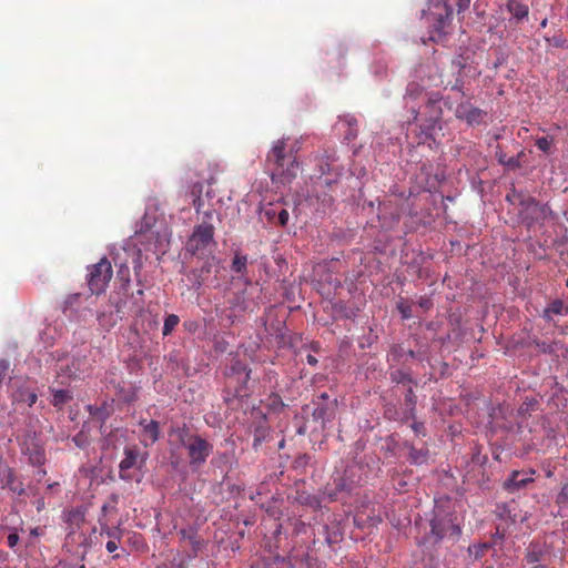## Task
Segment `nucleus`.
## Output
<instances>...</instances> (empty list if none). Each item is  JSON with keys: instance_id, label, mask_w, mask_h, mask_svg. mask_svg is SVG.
<instances>
[{"instance_id": "0e129e2a", "label": "nucleus", "mask_w": 568, "mask_h": 568, "mask_svg": "<svg viewBox=\"0 0 568 568\" xmlns=\"http://www.w3.org/2000/svg\"><path fill=\"white\" fill-rule=\"evenodd\" d=\"M38 474H39L40 476H44V475L47 474V471H45L44 469H40V470L38 471Z\"/></svg>"}, {"instance_id": "13d9d810", "label": "nucleus", "mask_w": 568, "mask_h": 568, "mask_svg": "<svg viewBox=\"0 0 568 568\" xmlns=\"http://www.w3.org/2000/svg\"><path fill=\"white\" fill-rule=\"evenodd\" d=\"M108 509H109L108 505H105V504H104V505L102 506V508H101L102 516H101L100 518L105 519V514H106Z\"/></svg>"}, {"instance_id": "6ab92c4d", "label": "nucleus", "mask_w": 568, "mask_h": 568, "mask_svg": "<svg viewBox=\"0 0 568 568\" xmlns=\"http://www.w3.org/2000/svg\"><path fill=\"white\" fill-rule=\"evenodd\" d=\"M100 536L110 539H122L123 529L120 525L111 526L103 518H99Z\"/></svg>"}, {"instance_id": "aec40b11", "label": "nucleus", "mask_w": 568, "mask_h": 568, "mask_svg": "<svg viewBox=\"0 0 568 568\" xmlns=\"http://www.w3.org/2000/svg\"><path fill=\"white\" fill-rule=\"evenodd\" d=\"M507 9L517 21L527 18L529 12L528 6L520 0H509Z\"/></svg>"}, {"instance_id": "0eeeda50", "label": "nucleus", "mask_w": 568, "mask_h": 568, "mask_svg": "<svg viewBox=\"0 0 568 568\" xmlns=\"http://www.w3.org/2000/svg\"><path fill=\"white\" fill-rule=\"evenodd\" d=\"M214 236V226L207 222H203L197 225L192 235L190 236L186 248L187 251L195 255L201 251L205 250L210 243L213 242Z\"/></svg>"}, {"instance_id": "2f4dec72", "label": "nucleus", "mask_w": 568, "mask_h": 568, "mask_svg": "<svg viewBox=\"0 0 568 568\" xmlns=\"http://www.w3.org/2000/svg\"><path fill=\"white\" fill-rule=\"evenodd\" d=\"M409 457L414 464H424L427 460V452L424 449L412 448Z\"/></svg>"}, {"instance_id": "de8ad7c7", "label": "nucleus", "mask_w": 568, "mask_h": 568, "mask_svg": "<svg viewBox=\"0 0 568 568\" xmlns=\"http://www.w3.org/2000/svg\"><path fill=\"white\" fill-rule=\"evenodd\" d=\"M398 310L403 316V318H409L410 317V307L408 305H405V304H399L398 305Z\"/></svg>"}, {"instance_id": "5701e85b", "label": "nucleus", "mask_w": 568, "mask_h": 568, "mask_svg": "<svg viewBox=\"0 0 568 568\" xmlns=\"http://www.w3.org/2000/svg\"><path fill=\"white\" fill-rule=\"evenodd\" d=\"M566 306L561 300H554L544 311V318L551 321L552 315H560L565 312Z\"/></svg>"}, {"instance_id": "774afa93", "label": "nucleus", "mask_w": 568, "mask_h": 568, "mask_svg": "<svg viewBox=\"0 0 568 568\" xmlns=\"http://www.w3.org/2000/svg\"><path fill=\"white\" fill-rule=\"evenodd\" d=\"M564 529L568 530V520L562 523Z\"/></svg>"}, {"instance_id": "2eb2a0df", "label": "nucleus", "mask_w": 568, "mask_h": 568, "mask_svg": "<svg viewBox=\"0 0 568 568\" xmlns=\"http://www.w3.org/2000/svg\"><path fill=\"white\" fill-rule=\"evenodd\" d=\"M82 361L79 358H72L71 361L60 362L58 368V376L65 377L68 379L77 378L80 376Z\"/></svg>"}, {"instance_id": "e2e57ef3", "label": "nucleus", "mask_w": 568, "mask_h": 568, "mask_svg": "<svg viewBox=\"0 0 568 568\" xmlns=\"http://www.w3.org/2000/svg\"><path fill=\"white\" fill-rule=\"evenodd\" d=\"M142 310H143V306H142V305H139V306H136V308L134 310V313H135V314H138V313L142 312Z\"/></svg>"}, {"instance_id": "4c0bfd02", "label": "nucleus", "mask_w": 568, "mask_h": 568, "mask_svg": "<svg viewBox=\"0 0 568 568\" xmlns=\"http://www.w3.org/2000/svg\"><path fill=\"white\" fill-rule=\"evenodd\" d=\"M21 400H26L28 405L31 407L37 403L38 395L34 392H26L20 394Z\"/></svg>"}, {"instance_id": "f3484780", "label": "nucleus", "mask_w": 568, "mask_h": 568, "mask_svg": "<svg viewBox=\"0 0 568 568\" xmlns=\"http://www.w3.org/2000/svg\"><path fill=\"white\" fill-rule=\"evenodd\" d=\"M420 128V140L423 142L434 139V133L436 129H442L440 122H438V113L435 115V120L427 116L423 123L419 125Z\"/></svg>"}, {"instance_id": "5fc2aeb1", "label": "nucleus", "mask_w": 568, "mask_h": 568, "mask_svg": "<svg viewBox=\"0 0 568 568\" xmlns=\"http://www.w3.org/2000/svg\"><path fill=\"white\" fill-rule=\"evenodd\" d=\"M327 399H328V395L327 393H322L317 399L315 402H322V403H327Z\"/></svg>"}, {"instance_id": "58836bf2", "label": "nucleus", "mask_w": 568, "mask_h": 568, "mask_svg": "<svg viewBox=\"0 0 568 568\" xmlns=\"http://www.w3.org/2000/svg\"><path fill=\"white\" fill-rule=\"evenodd\" d=\"M290 214L288 211L285 209H281L277 213L276 223L281 226H285L288 222Z\"/></svg>"}, {"instance_id": "37998d69", "label": "nucleus", "mask_w": 568, "mask_h": 568, "mask_svg": "<svg viewBox=\"0 0 568 568\" xmlns=\"http://www.w3.org/2000/svg\"><path fill=\"white\" fill-rule=\"evenodd\" d=\"M121 539H110L105 544V548L110 554H113L119 548V542Z\"/></svg>"}, {"instance_id": "423d86ee", "label": "nucleus", "mask_w": 568, "mask_h": 568, "mask_svg": "<svg viewBox=\"0 0 568 568\" xmlns=\"http://www.w3.org/2000/svg\"><path fill=\"white\" fill-rule=\"evenodd\" d=\"M112 274V266L106 257H102L98 263L89 266L87 277L91 293L99 295L105 292Z\"/></svg>"}, {"instance_id": "20e7f679", "label": "nucleus", "mask_w": 568, "mask_h": 568, "mask_svg": "<svg viewBox=\"0 0 568 568\" xmlns=\"http://www.w3.org/2000/svg\"><path fill=\"white\" fill-rule=\"evenodd\" d=\"M453 1L454 0H430L429 13L433 23L429 39L434 42H440L447 33L453 19Z\"/></svg>"}, {"instance_id": "a211bd4d", "label": "nucleus", "mask_w": 568, "mask_h": 568, "mask_svg": "<svg viewBox=\"0 0 568 568\" xmlns=\"http://www.w3.org/2000/svg\"><path fill=\"white\" fill-rule=\"evenodd\" d=\"M85 520L84 511L80 508H72L64 513V521L69 525L70 535L74 532V528H79Z\"/></svg>"}, {"instance_id": "b1692460", "label": "nucleus", "mask_w": 568, "mask_h": 568, "mask_svg": "<svg viewBox=\"0 0 568 568\" xmlns=\"http://www.w3.org/2000/svg\"><path fill=\"white\" fill-rule=\"evenodd\" d=\"M440 97L438 94H434L427 100L426 108L428 110V116L435 120L436 113H438V122L442 121V108L439 105Z\"/></svg>"}, {"instance_id": "39448f33", "label": "nucleus", "mask_w": 568, "mask_h": 568, "mask_svg": "<svg viewBox=\"0 0 568 568\" xmlns=\"http://www.w3.org/2000/svg\"><path fill=\"white\" fill-rule=\"evenodd\" d=\"M507 200L520 206L519 214L523 221L530 226L531 224L542 221L548 214V206L540 204L536 199L530 195H525L515 190L507 195Z\"/></svg>"}, {"instance_id": "412c9836", "label": "nucleus", "mask_w": 568, "mask_h": 568, "mask_svg": "<svg viewBox=\"0 0 568 568\" xmlns=\"http://www.w3.org/2000/svg\"><path fill=\"white\" fill-rule=\"evenodd\" d=\"M231 270L240 277H243L247 271V256L236 252L232 261Z\"/></svg>"}, {"instance_id": "052dcab7", "label": "nucleus", "mask_w": 568, "mask_h": 568, "mask_svg": "<svg viewBox=\"0 0 568 568\" xmlns=\"http://www.w3.org/2000/svg\"><path fill=\"white\" fill-rule=\"evenodd\" d=\"M196 189H197V192H199V193H201V191H202V186H201V184H194V186H193V193L195 192V190H196Z\"/></svg>"}, {"instance_id": "4468645a", "label": "nucleus", "mask_w": 568, "mask_h": 568, "mask_svg": "<svg viewBox=\"0 0 568 568\" xmlns=\"http://www.w3.org/2000/svg\"><path fill=\"white\" fill-rule=\"evenodd\" d=\"M141 444L145 447L153 445L160 437V425L156 420L142 419Z\"/></svg>"}, {"instance_id": "9b49d317", "label": "nucleus", "mask_w": 568, "mask_h": 568, "mask_svg": "<svg viewBox=\"0 0 568 568\" xmlns=\"http://www.w3.org/2000/svg\"><path fill=\"white\" fill-rule=\"evenodd\" d=\"M1 487L9 489L11 493L22 496L26 494L24 484L14 470L9 466H0Z\"/></svg>"}, {"instance_id": "4d7b16f0", "label": "nucleus", "mask_w": 568, "mask_h": 568, "mask_svg": "<svg viewBox=\"0 0 568 568\" xmlns=\"http://www.w3.org/2000/svg\"><path fill=\"white\" fill-rule=\"evenodd\" d=\"M412 115H413V122H416L418 120L419 113L415 108L412 109Z\"/></svg>"}, {"instance_id": "603ef678", "label": "nucleus", "mask_w": 568, "mask_h": 568, "mask_svg": "<svg viewBox=\"0 0 568 568\" xmlns=\"http://www.w3.org/2000/svg\"><path fill=\"white\" fill-rule=\"evenodd\" d=\"M193 206L195 207L196 212H200L201 206H202V200H201L200 195H197V196L193 200Z\"/></svg>"}, {"instance_id": "dca6fc26", "label": "nucleus", "mask_w": 568, "mask_h": 568, "mask_svg": "<svg viewBox=\"0 0 568 568\" xmlns=\"http://www.w3.org/2000/svg\"><path fill=\"white\" fill-rule=\"evenodd\" d=\"M315 408L312 413L313 419L322 422L323 425L334 416V408L328 403L314 402Z\"/></svg>"}, {"instance_id": "c03bdc74", "label": "nucleus", "mask_w": 568, "mask_h": 568, "mask_svg": "<svg viewBox=\"0 0 568 568\" xmlns=\"http://www.w3.org/2000/svg\"><path fill=\"white\" fill-rule=\"evenodd\" d=\"M495 156H496L498 163L501 164V165L504 164V162L508 158L506 155V153L500 149L499 145H497V148H496Z\"/></svg>"}, {"instance_id": "f03ea898", "label": "nucleus", "mask_w": 568, "mask_h": 568, "mask_svg": "<svg viewBox=\"0 0 568 568\" xmlns=\"http://www.w3.org/2000/svg\"><path fill=\"white\" fill-rule=\"evenodd\" d=\"M175 434L181 446L187 452L190 466L200 468L204 465L213 452V445L202 436L191 433L185 426L178 428Z\"/></svg>"}, {"instance_id": "a18cd8bd", "label": "nucleus", "mask_w": 568, "mask_h": 568, "mask_svg": "<svg viewBox=\"0 0 568 568\" xmlns=\"http://www.w3.org/2000/svg\"><path fill=\"white\" fill-rule=\"evenodd\" d=\"M412 428L414 429L415 434L425 436L424 423L414 422L412 425Z\"/></svg>"}, {"instance_id": "ea45409f", "label": "nucleus", "mask_w": 568, "mask_h": 568, "mask_svg": "<svg viewBox=\"0 0 568 568\" xmlns=\"http://www.w3.org/2000/svg\"><path fill=\"white\" fill-rule=\"evenodd\" d=\"M181 534L183 538H187L194 547L197 546L199 542L195 540L196 532L193 529H183L181 530Z\"/></svg>"}, {"instance_id": "bb28decb", "label": "nucleus", "mask_w": 568, "mask_h": 568, "mask_svg": "<svg viewBox=\"0 0 568 568\" xmlns=\"http://www.w3.org/2000/svg\"><path fill=\"white\" fill-rule=\"evenodd\" d=\"M542 549L536 544H530L529 547L527 548L525 559L528 564L535 565L542 559Z\"/></svg>"}, {"instance_id": "f257e3e1", "label": "nucleus", "mask_w": 568, "mask_h": 568, "mask_svg": "<svg viewBox=\"0 0 568 568\" xmlns=\"http://www.w3.org/2000/svg\"><path fill=\"white\" fill-rule=\"evenodd\" d=\"M429 532L419 541V545L436 546L444 540L455 542L462 535L457 516L440 505L434 507L433 517L429 520Z\"/></svg>"}, {"instance_id": "c756f323", "label": "nucleus", "mask_w": 568, "mask_h": 568, "mask_svg": "<svg viewBox=\"0 0 568 568\" xmlns=\"http://www.w3.org/2000/svg\"><path fill=\"white\" fill-rule=\"evenodd\" d=\"M423 91H424V89L422 85H419L416 82H410V83H408V85L406 88L405 98L416 100L423 94Z\"/></svg>"}, {"instance_id": "a19ab883", "label": "nucleus", "mask_w": 568, "mask_h": 568, "mask_svg": "<svg viewBox=\"0 0 568 568\" xmlns=\"http://www.w3.org/2000/svg\"><path fill=\"white\" fill-rule=\"evenodd\" d=\"M470 0H454L453 8L457 7V11L462 12L469 7Z\"/></svg>"}, {"instance_id": "f704fd0d", "label": "nucleus", "mask_w": 568, "mask_h": 568, "mask_svg": "<svg viewBox=\"0 0 568 568\" xmlns=\"http://www.w3.org/2000/svg\"><path fill=\"white\" fill-rule=\"evenodd\" d=\"M405 403L409 410L413 413L416 405V395L412 387L407 389V393L405 395Z\"/></svg>"}, {"instance_id": "cd10ccee", "label": "nucleus", "mask_w": 568, "mask_h": 568, "mask_svg": "<svg viewBox=\"0 0 568 568\" xmlns=\"http://www.w3.org/2000/svg\"><path fill=\"white\" fill-rule=\"evenodd\" d=\"M98 322L104 328H111L116 324V316L113 312H100L98 314Z\"/></svg>"}, {"instance_id": "6e6d98bb", "label": "nucleus", "mask_w": 568, "mask_h": 568, "mask_svg": "<svg viewBox=\"0 0 568 568\" xmlns=\"http://www.w3.org/2000/svg\"><path fill=\"white\" fill-rule=\"evenodd\" d=\"M90 413L93 415V416H98V417H101L103 418V412L101 408H97L95 412H92V409L90 408Z\"/></svg>"}, {"instance_id": "680f3d73", "label": "nucleus", "mask_w": 568, "mask_h": 568, "mask_svg": "<svg viewBox=\"0 0 568 568\" xmlns=\"http://www.w3.org/2000/svg\"><path fill=\"white\" fill-rule=\"evenodd\" d=\"M213 211H206L204 212V215L206 219H212Z\"/></svg>"}, {"instance_id": "ddd939ff", "label": "nucleus", "mask_w": 568, "mask_h": 568, "mask_svg": "<svg viewBox=\"0 0 568 568\" xmlns=\"http://www.w3.org/2000/svg\"><path fill=\"white\" fill-rule=\"evenodd\" d=\"M140 449L136 446L124 448V458L119 465L120 478L131 480L132 476L129 470L139 464Z\"/></svg>"}, {"instance_id": "3c124183", "label": "nucleus", "mask_w": 568, "mask_h": 568, "mask_svg": "<svg viewBox=\"0 0 568 568\" xmlns=\"http://www.w3.org/2000/svg\"><path fill=\"white\" fill-rule=\"evenodd\" d=\"M306 362H307V364H310L311 366H315V365L318 363L317 358H316L314 355H312V354H308V355L306 356Z\"/></svg>"}, {"instance_id": "c85d7f7f", "label": "nucleus", "mask_w": 568, "mask_h": 568, "mask_svg": "<svg viewBox=\"0 0 568 568\" xmlns=\"http://www.w3.org/2000/svg\"><path fill=\"white\" fill-rule=\"evenodd\" d=\"M180 323V317L175 314H170L165 317L164 320V324H163V331H162V334L163 336H168L170 335L174 328L179 325Z\"/></svg>"}, {"instance_id": "338daca9", "label": "nucleus", "mask_w": 568, "mask_h": 568, "mask_svg": "<svg viewBox=\"0 0 568 568\" xmlns=\"http://www.w3.org/2000/svg\"><path fill=\"white\" fill-rule=\"evenodd\" d=\"M58 485H59L58 483H53V484L48 485V488L51 489V488H54Z\"/></svg>"}, {"instance_id": "a878e982", "label": "nucleus", "mask_w": 568, "mask_h": 568, "mask_svg": "<svg viewBox=\"0 0 568 568\" xmlns=\"http://www.w3.org/2000/svg\"><path fill=\"white\" fill-rule=\"evenodd\" d=\"M52 396L51 403L54 407H62L72 399V394L68 389H54Z\"/></svg>"}, {"instance_id": "393cba45", "label": "nucleus", "mask_w": 568, "mask_h": 568, "mask_svg": "<svg viewBox=\"0 0 568 568\" xmlns=\"http://www.w3.org/2000/svg\"><path fill=\"white\" fill-rule=\"evenodd\" d=\"M336 161L334 153L325 152L320 162V170L322 174L337 173L334 168V162Z\"/></svg>"}, {"instance_id": "09e8293b", "label": "nucleus", "mask_w": 568, "mask_h": 568, "mask_svg": "<svg viewBox=\"0 0 568 568\" xmlns=\"http://www.w3.org/2000/svg\"><path fill=\"white\" fill-rule=\"evenodd\" d=\"M453 63L459 68V71L466 68V59L462 55L454 60Z\"/></svg>"}, {"instance_id": "72a5a7b5", "label": "nucleus", "mask_w": 568, "mask_h": 568, "mask_svg": "<svg viewBox=\"0 0 568 568\" xmlns=\"http://www.w3.org/2000/svg\"><path fill=\"white\" fill-rule=\"evenodd\" d=\"M551 144L552 141L548 136H541L536 140V146L545 153L550 151Z\"/></svg>"}, {"instance_id": "bf43d9fd", "label": "nucleus", "mask_w": 568, "mask_h": 568, "mask_svg": "<svg viewBox=\"0 0 568 568\" xmlns=\"http://www.w3.org/2000/svg\"><path fill=\"white\" fill-rule=\"evenodd\" d=\"M453 90H457L459 92H462V89H463V84L462 83H458V81L453 85L452 88Z\"/></svg>"}, {"instance_id": "7ed1b4c3", "label": "nucleus", "mask_w": 568, "mask_h": 568, "mask_svg": "<svg viewBox=\"0 0 568 568\" xmlns=\"http://www.w3.org/2000/svg\"><path fill=\"white\" fill-rule=\"evenodd\" d=\"M266 163L271 168V178L274 181L280 178L282 182H291L297 174L298 163L295 158H288L285 153V141L278 140L267 154Z\"/></svg>"}, {"instance_id": "473e14b6", "label": "nucleus", "mask_w": 568, "mask_h": 568, "mask_svg": "<svg viewBox=\"0 0 568 568\" xmlns=\"http://www.w3.org/2000/svg\"><path fill=\"white\" fill-rule=\"evenodd\" d=\"M523 155L524 151H520L516 156H508L503 165L510 170L519 169L521 166L520 158Z\"/></svg>"}, {"instance_id": "6e6552de", "label": "nucleus", "mask_w": 568, "mask_h": 568, "mask_svg": "<svg viewBox=\"0 0 568 568\" xmlns=\"http://www.w3.org/2000/svg\"><path fill=\"white\" fill-rule=\"evenodd\" d=\"M251 369L247 365L241 361H234L230 369L225 373L227 377V384L234 385L235 395L246 396V385L250 379Z\"/></svg>"}, {"instance_id": "4be33fe9", "label": "nucleus", "mask_w": 568, "mask_h": 568, "mask_svg": "<svg viewBox=\"0 0 568 568\" xmlns=\"http://www.w3.org/2000/svg\"><path fill=\"white\" fill-rule=\"evenodd\" d=\"M210 273L211 264L209 262H205L201 268L192 271L191 275L194 277L193 287L199 290Z\"/></svg>"}, {"instance_id": "c9c22d12", "label": "nucleus", "mask_w": 568, "mask_h": 568, "mask_svg": "<svg viewBox=\"0 0 568 568\" xmlns=\"http://www.w3.org/2000/svg\"><path fill=\"white\" fill-rule=\"evenodd\" d=\"M556 503L559 506L568 505V485L562 486L561 490L557 495Z\"/></svg>"}, {"instance_id": "49530a36", "label": "nucleus", "mask_w": 568, "mask_h": 568, "mask_svg": "<svg viewBox=\"0 0 568 568\" xmlns=\"http://www.w3.org/2000/svg\"><path fill=\"white\" fill-rule=\"evenodd\" d=\"M8 546L10 548H14L19 542V536L16 532H12L7 538Z\"/></svg>"}, {"instance_id": "1a4fd4ad", "label": "nucleus", "mask_w": 568, "mask_h": 568, "mask_svg": "<svg viewBox=\"0 0 568 568\" xmlns=\"http://www.w3.org/2000/svg\"><path fill=\"white\" fill-rule=\"evenodd\" d=\"M21 452L32 466H42L45 463L44 448L34 433L26 435L21 443Z\"/></svg>"}, {"instance_id": "864d4df0", "label": "nucleus", "mask_w": 568, "mask_h": 568, "mask_svg": "<svg viewBox=\"0 0 568 568\" xmlns=\"http://www.w3.org/2000/svg\"><path fill=\"white\" fill-rule=\"evenodd\" d=\"M115 312H116V314H119L120 316H121V314H124V306H123L120 302H118V303L115 304Z\"/></svg>"}, {"instance_id": "e433bc0d", "label": "nucleus", "mask_w": 568, "mask_h": 568, "mask_svg": "<svg viewBox=\"0 0 568 568\" xmlns=\"http://www.w3.org/2000/svg\"><path fill=\"white\" fill-rule=\"evenodd\" d=\"M277 213H278V211L273 206L265 207L263 210V214H264L265 219L271 223H276Z\"/></svg>"}, {"instance_id": "79ce46f5", "label": "nucleus", "mask_w": 568, "mask_h": 568, "mask_svg": "<svg viewBox=\"0 0 568 568\" xmlns=\"http://www.w3.org/2000/svg\"><path fill=\"white\" fill-rule=\"evenodd\" d=\"M118 275L121 280L125 281L126 283L130 282V270L128 266L122 265L118 272Z\"/></svg>"}, {"instance_id": "9d476101", "label": "nucleus", "mask_w": 568, "mask_h": 568, "mask_svg": "<svg viewBox=\"0 0 568 568\" xmlns=\"http://www.w3.org/2000/svg\"><path fill=\"white\" fill-rule=\"evenodd\" d=\"M486 115V111L475 106L468 101L459 103L455 109V116L465 121L470 126L479 125Z\"/></svg>"}, {"instance_id": "f8f14e48", "label": "nucleus", "mask_w": 568, "mask_h": 568, "mask_svg": "<svg viewBox=\"0 0 568 568\" xmlns=\"http://www.w3.org/2000/svg\"><path fill=\"white\" fill-rule=\"evenodd\" d=\"M535 470H530L529 474L519 470H513L509 478L503 484V487L508 493H516L525 488L528 484L534 481L532 475Z\"/></svg>"}, {"instance_id": "69168bd1", "label": "nucleus", "mask_w": 568, "mask_h": 568, "mask_svg": "<svg viewBox=\"0 0 568 568\" xmlns=\"http://www.w3.org/2000/svg\"><path fill=\"white\" fill-rule=\"evenodd\" d=\"M31 534H32V535H34V536H38V535H39V532H38V528L32 529V530H31Z\"/></svg>"}, {"instance_id": "7c9ffc66", "label": "nucleus", "mask_w": 568, "mask_h": 568, "mask_svg": "<svg viewBox=\"0 0 568 568\" xmlns=\"http://www.w3.org/2000/svg\"><path fill=\"white\" fill-rule=\"evenodd\" d=\"M390 378L394 383H397V384L413 383V378L410 377V375L400 369H396V371L392 372Z\"/></svg>"}, {"instance_id": "8fccbe9b", "label": "nucleus", "mask_w": 568, "mask_h": 568, "mask_svg": "<svg viewBox=\"0 0 568 568\" xmlns=\"http://www.w3.org/2000/svg\"><path fill=\"white\" fill-rule=\"evenodd\" d=\"M419 306L425 308V310H428L430 306H432V302L428 300V298H420L419 301Z\"/></svg>"}]
</instances>
